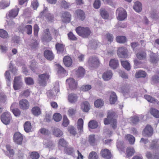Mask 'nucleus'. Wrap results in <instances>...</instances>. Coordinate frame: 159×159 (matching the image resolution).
<instances>
[{"instance_id": "obj_51", "label": "nucleus", "mask_w": 159, "mask_h": 159, "mask_svg": "<svg viewBox=\"0 0 159 159\" xmlns=\"http://www.w3.org/2000/svg\"><path fill=\"white\" fill-rule=\"evenodd\" d=\"M30 157L33 159H38L39 157V154L37 152L34 151L31 152L30 155Z\"/></svg>"}, {"instance_id": "obj_31", "label": "nucleus", "mask_w": 159, "mask_h": 159, "mask_svg": "<svg viewBox=\"0 0 159 159\" xmlns=\"http://www.w3.org/2000/svg\"><path fill=\"white\" fill-rule=\"evenodd\" d=\"M32 113L35 116H37L41 113V111L40 108L38 107H33L31 110Z\"/></svg>"}, {"instance_id": "obj_46", "label": "nucleus", "mask_w": 159, "mask_h": 159, "mask_svg": "<svg viewBox=\"0 0 159 159\" xmlns=\"http://www.w3.org/2000/svg\"><path fill=\"white\" fill-rule=\"evenodd\" d=\"M53 134L57 137H60L63 134L62 131L60 129L58 128H55L54 129Z\"/></svg>"}, {"instance_id": "obj_20", "label": "nucleus", "mask_w": 159, "mask_h": 159, "mask_svg": "<svg viewBox=\"0 0 159 159\" xmlns=\"http://www.w3.org/2000/svg\"><path fill=\"white\" fill-rule=\"evenodd\" d=\"M13 87L15 90L19 89L20 88V77L19 76L15 77L13 81Z\"/></svg>"}, {"instance_id": "obj_62", "label": "nucleus", "mask_w": 159, "mask_h": 159, "mask_svg": "<svg viewBox=\"0 0 159 159\" xmlns=\"http://www.w3.org/2000/svg\"><path fill=\"white\" fill-rule=\"evenodd\" d=\"M92 88L91 86L90 85H83L81 87V89L84 91H87Z\"/></svg>"}, {"instance_id": "obj_28", "label": "nucleus", "mask_w": 159, "mask_h": 159, "mask_svg": "<svg viewBox=\"0 0 159 159\" xmlns=\"http://www.w3.org/2000/svg\"><path fill=\"white\" fill-rule=\"evenodd\" d=\"M144 98L150 102L153 103H156L158 104L159 102L157 99L154 98H152L151 96L149 95H145L144 96Z\"/></svg>"}, {"instance_id": "obj_23", "label": "nucleus", "mask_w": 159, "mask_h": 159, "mask_svg": "<svg viewBox=\"0 0 159 159\" xmlns=\"http://www.w3.org/2000/svg\"><path fill=\"white\" fill-rule=\"evenodd\" d=\"M81 109L84 111L88 112L90 109V105L87 101L84 102L81 104Z\"/></svg>"}, {"instance_id": "obj_55", "label": "nucleus", "mask_w": 159, "mask_h": 159, "mask_svg": "<svg viewBox=\"0 0 159 159\" xmlns=\"http://www.w3.org/2000/svg\"><path fill=\"white\" fill-rule=\"evenodd\" d=\"M115 116V113L114 112L111 111H108L107 116V117L108 119H110L111 120H116V119H115L113 118Z\"/></svg>"}, {"instance_id": "obj_48", "label": "nucleus", "mask_w": 159, "mask_h": 159, "mask_svg": "<svg viewBox=\"0 0 159 159\" xmlns=\"http://www.w3.org/2000/svg\"><path fill=\"white\" fill-rule=\"evenodd\" d=\"M53 117L54 120L56 122L60 121L62 119V116L59 113H55Z\"/></svg>"}, {"instance_id": "obj_63", "label": "nucleus", "mask_w": 159, "mask_h": 159, "mask_svg": "<svg viewBox=\"0 0 159 159\" xmlns=\"http://www.w3.org/2000/svg\"><path fill=\"white\" fill-rule=\"evenodd\" d=\"M6 100V96L3 93H0V102L5 103Z\"/></svg>"}, {"instance_id": "obj_53", "label": "nucleus", "mask_w": 159, "mask_h": 159, "mask_svg": "<svg viewBox=\"0 0 159 159\" xmlns=\"http://www.w3.org/2000/svg\"><path fill=\"white\" fill-rule=\"evenodd\" d=\"M58 145L62 147L66 148L67 146V143L64 139L62 138L59 139Z\"/></svg>"}, {"instance_id": "obj_26", "label": "nucleus", "mask_w": 159, "mask_h": 159, "mask_svg": "<svg viewBox=\"0 0 159 159\" xmlns=\"http://www.w3.org/2000/svg\"><path fill=\"white\" fill-rule=\"evenodd\" d=\"M26 30V33L28 35H30L32 34V26L30 25H27L22 29H20V32L23 33L25 30Z\"/></svg>"}, {"instance_id": "obj_64", "label": "nucleus", "mask_w": 159, "mask_h": 159, "mask_svg": "<svg viewBox=\"0 0 159 159\" xmlns=\"http://www.w3.org/2000/svg\"><path fill=\"white\" fill-rule=\"evenodd\" d=\"M69 121L66 115L63 116L62 125L63 126L66 127L69 124Z\"/></svg>"}, {"instance_id": "obj_41", "label": "nucleus", "mask_w": 159, "mask_h": 159, "mask_svg": "<svg viewBox=\"0 0 159 159\" xmlns=\"http://www.w3.org/2000/svg\"><path fill=\"white\" fill-rule=\"evenodd\" d=\"M125 138L130 144H133L135 140V138L132 135L128 134L125 136Z\"/></svg>"}, {"instance_id": "obj_9", "label": "nucleus", "mask_w": 159, "mask_h": 159, "mask_svg": "<svg viewBox=\"0 0 159 159\" xmlns=\"http://www.w3.org/2000/svg\"><path fill=\"white\" fill-rule=\"evenodd\" d=\"M43 41L49 42L52 39L51 37L48 29H46L44 31V34L42 39Z\"/></svg>"}, {"instance_id": "obj_45", "label": "nucleus", "mask_w": 159, "mask_h": 159, "mask_svg": "<svg viewBox=\"0 0 159 159\" xmlns=\"http://www.w3.org/2000/svg\"><path fill=\"white\" fill-rule=\"evenodd\" d=\"M116 40L120 43H124L126 42V39L124 36H119L116 37Z\"/></svg>"}, {"instance_id": "obj_49", "label": "nucleus", "mask_w": 159, "mask_h": 159, "mask_svg": "<svg viewBox=\"0 0 159 159\" xmlns=\"http://www.w3.org/2000/svg\"><path fill=\"white\" fill-rule=\"evenodd\" d=\"M8 36L7 32L3 29H0V37L2 38H6Z\"/></svg>"}, {"instance_id": "obj_25", "label": "nucleus", "mask_w": 159, "mask_h": 159, "mask_svg": "<svg viewBox=\"0 0 159 159\" xmlns=\"http://www.w3.org/2000/svg\"><path fill=\"white\" fill-rule=\"evenodd\" d=\"M29 103L27 100L24 99L20 101V108L26 110L29 108Z\"/></svg>"}, {"instance_id": "obj_34", "label": "nucleus", "mask_w": 159, "mask_h": 159, "mask_svg": "<svg viewBox=\"0 0 159 159\" xmlns=\"http://www.w3.org/2000/svg\"><path fill=\"white\" fill-rule=\"evenodd\" d=\"M158 61V58L156 55L152 52L150 55V61L154 64L156 63Z\"/></svg>"}, {"instance_id": "obj_47", "label": "nucleus", "mask_w": 159, "mask_h": 159, "mask_svg": "<svg viewBox=\"0 0 159 159\" xmlns=\"http://www.w3.org/2000/svg\"><path fill=\"white\" fill-rule=\"evenodd\" d=\"M98 126L97 122L94 120H91L89 123V126L91 129H95Z\"/></svg>"}, {"instance_id": "obj_60", "label": "nucleus", "mask_w": 159, "mask_h": 159, "mask_svg": "<svg viewBox=\"0 0 159 159\" xmlns=\"http://www.w3.org/2000/svg\"><path fill=\"white\" fill-rule=\"evenodd\" d=\"M68 131L70 134L75 135L76 133L75 130L73 126H70L68 127Z\"/></svg>"}, {"instance_id": "obj_54", "label": "nucleus", "mask_w": 159, "mask_h": 159, "mask_svg": "<svg viewBox=\"0 0 159 159\" xmlns=\"http://www.w3.org/2000/svg\"><path fill=\"white\" fill-rule=\"evenodd\" d=\"M10 5V2H6L2 1L0 2V9H4L8 7Z\"/></svg>"}, {"instance_id": "obj_12", "label": "nucleus", "mask_w": 159, "mask_h": 159, "mask_svg": "<svg viewBox=\"0 0 159 159\" xmlns=\"http://www.w3.org/2000/svg\"><path fill=\"white\" fill-rule=\"evenodd\" d=\"M68 83L70 88L71 90H75L77 88V82L73 78H69L66 80Z\"/></svg>"}, {"instance_id": "obj_36", "label": "nucleus", "mask_w": 159, "mask_h": 159, "mask_svg": "<svg viewBox=\"0 0 159 159\" xmlns=\"http://www.w3.org/2000/svg\"><path fill=\"white\" fill-rule=\"evenodd\" d=\"M24 128L26 132H30L32 128L31 123L29 121H26L25 124Z\"/></svg>"}, {"instance_id": "obj_43", "label": "nucleus", "mask_w": 159, "mask_h": 159, "mask_svg": "<svg viewBox=\"0 0 159 159\" xmlns=\"http://www.w3.org/2000/svg\"><path fill=\"white\" fill-rule=\"evenodd\" d=\"M94 104L96 107H101L104 104V102L101 99H98L94 102Z\"/></svg>"}, {"instance_id": "obj_24", "label": "nucleus", "mask_w": 159, "mask_h": 159, "mask_svg": "<svg viewBox=\"0 0 159 159\" xmlns=\"http://www.w3.org/2000/svg\"><path fill=\"white\" fill-rule=\"evenodd\" d=\"M63 61L64 64L67 67H69L72 63L71 58L68 56H65L63 58Z\"/></svg>"}, {"instance_id": "obj_58", "label": "nucleus", "mask_w": 159, "mask_h": 159, "mask_svg": "<svg viewBox=\"0 0 159 159\" xmlns=\"http://www.w3.org/2000/svg\"><path fill=\"white\" fill-rule=\"evenodd\" d=\"M100 14L102 17L104 19H107L108 17V15L107 12L105 10H102L100 11Z\"/></svg>"}, {"instance_id": "obj_17", "label": "nucleus", "mask_w": 159, "mask_h": 159, "mask_svg": "<svg viewBox=\"0 0 159 159\" xmlns=\"http://www.w3.org/2000/svg\"><path fill=\"white\" fill-rule=\"evenodd\" d=\"M75 71L76 75L78 77L83 76L85 73V70L81 66L79 67L77 70L75 69Z\"/></svg>"}, {"instance_id": "obj_61", "label": "nucleus", "mask_w": 159, "mask_h": 159, "mask_svg": "<svg viewBox=\"0 0 159 159\" xmlns=\"http://www.w3.org/2000/svg\"><path fill=\"white\" fill-rule=\"evenodd\" d=\"M101 5V2L100 0H95L93 4V7L95 9L99 8Z\"/></svg>"}, {"instance_id": "obj_13", "label": "nucleus", "mask_w": 159, "mask_h": 159, "mask_svg": "<svg viewBox=\"0 0 159 159\" xmlns=\"http://www.w3.org/2000/svg\"><path fill=\"white\" fill-rule=\"evenodd\" d=\"M101 154L103 158L106 159H110L111 157V152L106 148L103 149L101 150Z\"/></svg>"}, {"instance_id": "obj_56", "label": "nucleus", "mask_w": 159, "mask_h": 159, "mask_svg": "<svg viewBox=\"0 0 159 159\" xmlns=\"http://www.w3.org/2000/svg\"><path fill=\"white\" fill-rule=\"evenodd\" d=\"M65 152L69 155L72 154L74 152V149L72 147H67L64 149Z\"/></svg>"}, {"instance_id": "obj_10", "label": "nucleus", "mask_w": 159, "mask_h": 159, "mask_svg": "<svg viewBox=\"0 0 159 159\" xmlns=\"http://www.w3.org/2000/svg\"><path fill=\"white\" fill-rule=\"evenodd\" d=\"M78 96L76 94L74 93L69 94L67 99L68 102L72 104L75 103L78 100Z\"/></svg>"}, {"instance_id": "obj_6", "label": "nucleus", "mask_w": 159, "mask_h": 159, "mask_svg": "<svg viewBox=\"0 0 159 159\" xmlns=\"http://www.w3.org/2000/svg\"><path fill=\"white\" fill-rule=\"evenodd\" d=\"M117 53L118 57L120 58H126L128 56V50L125 47L119 48Z\"/></svg>"}, {"instance_id": "obj_52", "label": "nucleus", "mask_w": 159, "mask_h": 159, "mask_svg": "<svg viewBox=\"0 0 159 159\" xmlns=\"http://www.w3.org/2000/svg\"><path fill=\"white\" fill-rule=\"evenodd\" d=\"M40 132L42 134L48 135L50 134V131L47 129L45 128H42L39 130Z\"/></svg>"}, {"instance_id": "obj_11", "label": "nucleus", "mask_w": 159, "mask_h": 159, "mask_svg": "<svg viewBox=\"0 0 159 159\" xmlns=\"http://www.w3.org/2000/svg\"><path fill=\"white\" fill-rule=\"evenodd\" d=\"M104 124L105 125L111 124V126L114 129H116L117 127V121L116 120H111L108 118H105L104 120Z\"/></svg>"}, {"instance_id": "obj_4", "label": "nucleus", "mask_w": 159, "mask_h": 159, "mask_svg": "<svg viewBox=\"0 0 159 159\" xmlns=\"http://www.w3.org/2000/svg\"><path fill=\"white\" fill-rule=\"evenodd\" d=\"M116 14L118 15L117 19L120 21L124 20L127 17L126 12L122 8H119L117 10Z\"/></svg>"}, {"instance_id": "obj_30", "label": "nucleus", "mask_w": 159, "mask_h": 159, "mask_svg": "<svg viewBox=\"0 0 159 159\" xmlns=\"http://www.w3.org/2000/svg\"><path fill=\"white\" fill-rule=\"evenodd\" d=\"M133 8L137 12H140L142 10L141 3L138 1L136 2L133 6Z\"/></svg>"}, {"instance_id": "obj_3", "label": "nucleus", "mask_w": 159, "mask_h": 159, "mask_svg": "<svg viewBox=\"0 0 159 159\" xmlns=\"http://www.w3.org/2000/svg\"><path fill=\"white\" fill-rule=\"evenodd\" d=\"M38 83L40 86H45L47 84V82L49 78V75L47 74H40L39 75Z\"/></svg>"}, {"instance_id": "obj_1", "label": "nucleus", "mask_w": 159, "mask_h": 159, "mask_svg": "<svg viewBox=\"0 0 159 159\" xmlns=\"http://www.w3.org/2000/svg\"><path fill=\"white\" fill-rule=\"evenodd\" d=\"M75 30L77 34L83 38L87 37L91 33L90 30L88 27L84 28L79 26Z\"/></svg>"}, {"instance_id": "obj_35", "label": "nucleus", "mask_w": 159, "mask_h": 159, "mask_svg": "<svg viewBox=\"0 0 159 159\" xmlns=\"http://www.w3.org/2000/svg\"><path fill=\"white\" fill-rule=\"evenodd\" d=\"M136 56L138 59L143 60L146 58V54L144 51L139 52L137 54Z\"/></svg>"}, {"instance_id": "obj_21", "label": "nucleus", "mask_w": 159, "mask_h": 159, "mask_svg": "<svg viewBox=\"0 0 159 159\" xmlns=\"http://www.w3.org/2000/svg\"><path fill=\"white\" fill-rule=\"evenodd\" d=\"M44 56L48 60L51 61L53 59L54 56L52 52L49 50H45L44 52Z\"/></svg>"}, {"instance_id": "obj_50", "label": "nucleus", "mask_w": 159, "mask_h": 159, "mask_svg": "<svg viewBox=\"0 0 159 159\" xmlns=\"http://www.w3.org/2000/svg\"><path fill=\"white\" fill-rule=\"evenodd\" d=\"M89 159H98V157L97 153L95 152H92L89 156Z\"/></svg>"}, {"instance_id": "obj_18", "label": "nucleus", "mask_w": 159, "mask_h": 159, "mask_svg": "<svg viewBox=\"0 0 159 159\" xmlns=\"http://www.w3.org/2000/svg\"><path fill=\"white\" fill-rule=\"evenodd\" d=\"M77 18L81 20H83L85 18V15L84 11L80 9L77 10L76 11Z\"/></svg>"}, {"instance_id": "obj_37", "label": "nucleus", "mask_w": 159, "mask_h": 159, "mask_svg": "<svg viewBox=\"0 0 159 159\" xmlns=\"http://www.w3.org/2000/svg\"><path fill=\"white\" fill-rule=\"evenodd\" d=\"M146 75V73L144 71L140 70L136 72L135 74V77L136 78H144Z\"/></svg>"}, {"instance_id": "obj_33", "label": "nucleus", "mask_w": 159, "mask_h": 159, "mask_svg": "<svg viewBox=\"0 0 159 159\" xmlns=\"http://www.w3.org/2000/svg\"><path fill=\"white\" fill-rule=\"evenodd\" d=\"M39 43L35 39H32L30 42V46L32 49H36L38 47Z\"/></svg>"}, {"instance_id": "obj_16", "label": "nucleus", "mask_w": 159, "mask_h": 159, "mask_svg": "<svg viewBox=\"0 0 159 159\" xmlns=\"http://www.w3.org/2000/svg\"><path fill=\"white\" fill-rule=\"evenodd\" d=\"M19 8H16L10 10L8 16L10 18H15L17 16L19 11Z\"/></svg>"}, {"instance_id": "obj_15", "label": "nucleus", "mask_w": 159, "mask_h": 159, "mask_svg": "<svg viewBox=\"0 0 159 159\" xmlns=\"http://www.w3.org/2000/svg\"><path fill=\"white\" fill-rule=\"evenodd\" d=\"M71 15L69 12H65L62 14V20L64 22H69L70 20Z\"/></svg>"}, {"instance_id": "obj_19", "label": "nucleus", "mask_w": 159, "mask_h": 159, "mask_svg": "<svg viewBox=\"0 0 159 159\" xmlns=\"http://www.w3.org/2000/svg\"><path fill=\"white\" fill-rule=\"evenodd\" d=\"M18 104L16 103H13L11 107V109L12 110V111L15 116H18L20 115V111L19 109L17 108H14L16 107H17Z\"/></svg>"}, {"instance_id": "obj_40", "label": "nucleus", "mask_w": 159, "mask_h": 159, "mask_svg": "<svg viewBox=\"0 0 159 159\" xmlns=\"http://www.w3.org/2000/svg\"><path fill=\"white\" fill-rule=\"evenodd\" d=\"M121 64L122 66L126 70H130V66L129 63L126 61H121Z\"/></svg>"}, {"instance_id": "obj_5", "label": "nucleus", "mask_w": 159, "mask_h": 159, "mask_svg": "<svg viewBox=\"0 0 159 159\" xmlns=\"http://www.w3.org/2000/svg\"><path fill=\"white\" fill-rule=\"evenodd\" d=\"M11 119V117L10 113L7 111L3 112L1 116V121L6 125L10 123Z\"/></svg>"}, {"instance_id": "obj_8", "label": "nucleus", "mask_w": 159, "mask_h": 159, "mask_svg": "<svg viewBox=\"0 0 159 159\" xmlns=\"http://www.w3.org/2000/svg\"><path fill=\"white\" fill-rule=\"evenodd\" d=\"M6 148L7 151H5L4 152L5 155L10 158L12 157L15 153L14 150L12 148L11 146L9 144L6 145Z\"/></svg>"}, {"instance_id": "obj_57", "label": "nucleus", "mask_w": 159, "mask_h": 159, "mask_svg": "<svg viewBox=\"0 0 159 159\" xmlns=\"http://www.w3.org/2000/svg\"><path fill=\"white\" fill-rule=\"evenodd\" d=\"M26 83L28 85H33L34 84L33 79L30 77H27L25 78Z\"/></svg>"}, {"instance_id": "obj_14", "label": "nucleus", "mask_w": 159, "mask_h": 159, "mask_svg": "<svg viewBox=\"0 0 159 159\" xmlns=\"http://www.w3.org/2000/svg\"><path fill=\"white\" fill-rule=\"evenodd\" d=\"M109 66L113 69H116L119 66L118 60L115 58L111 59L109 61Z\"/></svg>"}, {"instance_id": "obj_22", "label": "nucleus", "mask_w": 159, "mask_h": 159, "mask_svg": "<svg viewBox=\"0 0 159 159\" xmlns=\"http://www.w3.org/2000/svg\"><path fill=\"white\" fill-rule=\"evenodd\" d=\"M113 75V74L111 70H109L104 72L102 75L103 79L106 81L109 80L111 79Z\"/></svg>"}, {"instance_id": "obj_27", "label": "nucleus", "mask_w": 159, "mask_h": 159, "mask_svg": "<svg viewBox=\"0 0 159 159\" xmlns=\"http://www.w3.org/2000/svg\"><path fill=\"white\" fill-rule=\"evenodd\" d=\"M77 125L79 132L80 134L82 133L83 131V120L81 118L78 120Z\"/></svg>"}, {"instance_id": "obj_2", "label": "nucleus", "mask_w": 159, "mask_h": 159, "mask_svg": "<svg viewBox=\"0 0 159 159\" xmlns=\"http://www.w3.org/2000/svg\"><path fill=\"white\" fill-rule=\"evenodd\" d=\"M100 61L99 59L96 57H91L88 61V64L90 67L96 68L99 66Z\"/></svg>"}, {"instance_id": "obj_59", "label": "nucleus", "mask_w": 159, "mask_h": 159, "mask_svg": "<svg viewBox=\"0 0 159 159\" xmlns=\"http://www.w3.org/2000/svg\"><path fill=\"white\" fill-rule=\"evenodd\" d=\"M130 121L134 124H136L139 121V117L137 116H134L130 118Z\"/></svg>"}, {"instance_id": "obj_44", "label": "nucleus", "mask_w": 159, "mask_h": 159, "mask_svg": "<svg viewBox=\"0 0 159 159\" xmlns=\"http://www.w3.org/2000/svg\"><path fill=\"white\" fill-rule=\"evenodd\" d=\"M150 113L155 117L159 118V111L153 108H151L150 110Z\"/></svg>"}, {"instance_id": "obj_39", "label": "nucleus", "mask_w": 159, "mask_h": 159, "mask_svg": "<svg viewBox=\"0 0 159 159\" xmlns=\"http://www.w3.org/2000/svg\"><path fill=\"white\" fill-rule=\"evenodd\" d=\"M98 45L97 42L95 40H93L90 41L89 47L92 49H95L96 48Z\"/></svg>"}, {"instance_id": "obj_38", "label": "nucleus", "mask_w": 159, "mask_h": 159, "mask_svg": "<svg viewBox=\"0 0 159 159\" xmlns=\"http://www.w3.org/2000/svg\"><path fill=\"white\" fill-rule=\"evenodd\" d=\"M117 100V97L116 93L112 92L110 97V102L111 104H114Z\"/></svg>"}, {"instance_id": "obj_7", "label": "nucleus", "mask_w": 159, "mask_h": 159, "mask_svg": "<svg viewBox=\"0 0 159 159\" xmlns=\"http://www.w3.org/2000/svg\"><path fill=\"white\" fill-rule=\"evenodd\" d=\"M143 136L146 137H150L153 134V129L152 127L149 125H147L142 132Z\"/></svg>"}, {"instance_id": "obj_29", "label": "nucleus", "mask_w": 159, "mask_h": 159, "mask_svg": "<svg viewBox=\"0 0 159 159\" xmlns=\"http://www.w3.org/2000/svg\"><path fill=\"white\" fill-rule=\"evenodd\" d=\"M13 139L14 142L18 144H20V132H16L13 135Z\"/></svg>"}, {"instance_id": "obj_32", "label": "nucleus", "mask_w": 159, "mask_h": 159, "mask_svg": "<svg viewBox=\"0 0 159 159\" xmlns=\"http://www.w3.org/2000/svg\"><path fill=\"white\" fill-rule=\"evenodd\" d=\"M56 48L58 53L63 52L64 50V46L62 44L57 43L56 45Z\"/></svg>"}, {"instance_id": "obj_42", "label": "nucleus", "mask_w": 159, "mask_h": 159, "mask_svg": "<svg viewBox=\"0 0 159 159\" xmlns=\"http://www.w3.org/2000/svg\"><path fill=\"white\" fill-rule=\"evenodd\" d=\"M135 152L134 148L133 147H129L126 150L127 156L129 157L132 156Z\"/></svg>"}]
</instances>
